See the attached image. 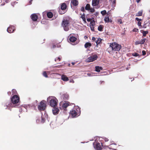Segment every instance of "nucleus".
I'll list each match as a JSON object with an SVG mask.
<instances>
[{
  "label": "nucleus",
  "mask_w": 150,
  "mask_h": 150,
  "mask_svg": "<svg viewBox=\"0 0 150 150\" xmlns=\"http://www.w3.org/2000/svg\"><path fill=\"white\" fill-rule=\"evenodd\" d=\"M121 48L120 45L115 42L110 43L107 51L110 54H113L115 51H119Z\"/></svg>",
  "instance_id": "nucleus-1"
},
{
  "label": "nucleus",
  "mask_w": 150,
  "mask_h": 150,
  "mask_svg": "<svg viewBox=\"0 0 150 150\" xmlns=\"http://www.w3.org/2000/svg\"><path fill=\"white\" fill-rule=\"evenodd\" d=\"M19 101V98L17 95L13 96L11 98L12 103H11L10 102H7L5 104V105H4V107H5V106H6L5 108L6 109L10 107H14L13 105L18 103Z\"/></svg>",
  "instance_id": "nucleus-2"
},
{
  "label": "nucleus",
  "mask_w": 150,
  "mask_h": 150,
  "mask_svg": "<svg viewBox=\"0 0 150 150\" xmlns=\"http://www.w3.org/2000/svg\"><path fill=\"white\" fill-rule=\"evenodd\" d=\"M80 113V110L78 106H75L72 110L70 111V114L73 117H76L78 116Z\"/></svg>",
  "instance_id": "nucleus-3"
},
{
  "label": "nucleus",
  "mask_w": 150,
  "mask_h": 150,
  "mask_svg": "<svg viewBox=\"0 0 150 150\" xmlns=\"http://www.w3.org/2000/svg\"><path fill=\"white\" fill-rule=\"evenodd\" d=\"M47 101H50V105L52 107H54L57 105V99L54 96H50L47 98Z\"/></svg>",
  "instance_id": "nucleus-4"
},
{
  "label": "nucleus",
  "mask_w": 150,
  "mask_h": 150,
  "mask_svg": "<svg viewBox=\"0 0 150 150\" xmlns=\"http://www.w3.org/2000/svg\"><path fill=\"white\" fill-rule=\"evenodd\" d=\"M69 23L67 20H64L63 21L62 26L64 28V30L67 31L69 30Z\"/></svg>",
  "instance_id": "nucleus-5"
},
{
  "label": "nucleus",
  "mask_w": 150,
  "mask_h": 150,
  "mask_svg": "<svg viewBox=\"0 0 150 150\" xmlns=\"http://www.w3.org/2000/svg\"><path fill=\"white\" fill-rule=\"evenodd\" d=\"M46 107L45 101L44 100H42L38 105V109L40 110H44Z\"/></svg>",
  "instance_id": "nucleus-6"
},
{
  "label": "nucleus",
  "mask_w": 150,
  "mask_h": 150,
  "mask_svg": "<svg viewBox=\"0 0 150 150\" xmlns=\"http://www.w3.org/2000/svg\"><path fill=\"white\" fill-rule=\"evenodd\" d=\"M96 55H94L92 56L89 57L88 59L86 60V62H90L96 60L97 58Z\"/></svg>",
  "instance_id": "nucleus-7"
},
{
  "label": "nucleus",
  "mask_w": 150,
  "mask_h": 150,
  "mask_svg": "<svg viewBox=\"0 0 150 150\" xmlns=\"http://www.w3.org/2000/svg\"><path fill=\"white\" fill-rule=\"evenodd\" d=\"M62 107H61L60 108L63 109L64 110H66V108L69 105V103L67 101H64L62 103Z\"/></svg>",
  "instance_id": "nucleus-8"
},
{
  "label": "nucleus",
  "mask_w": 150,
  "mask_h": 150,
  "mask_svg": "<svg viewBox=\"0 0 150 150\" xmlns=\"http://www.w3.org/2000/svg\"><path fill=\"white\" fill-rule=\"evenodd\" d=\"M94 148L97 150H100L101 149V145L100 143L93 144Z\"/></svg>",
  "instance_id": "nucleus-9"
},
{
  "label": "nucleus",
  "mask_w": 150,
  "mask_h": 150,
  "mask_svg": "<svg viewBox=\"0 0 150 150\" xmlns=\"http://www.w3.org/2000/svg\"><path fill=\"white\" fill-rule=\"evenodd\" d=\"M15 30V27L13 26H11L8 28L7 31L8 33H12Z\"/></svg>",
  "instance_id": "nucleus-10"
},
{
  "label": "nucleus",
  "mask_w": 150,
  "mask_h": 150,
  "mask_svg": "<svg viewBox=\"0 0 150 150\" xmlns=\"http://www.w3.org/2000/svg\"><path fill=\"white\" fill-rule=\"evenodd\" d=\"M31 18L34 21H36L38 18V17L36 14L34 13L31 15Z\"/></svg>",
  "instance_id": "nucleus-11"
},
{
  "label": "nucleus",
  "mask_w": 150,
  "mask_h": 150,
  "mask_svg": "<svg viewBox=\"0 0 150 150\" xmlns=\"http://www.w3.org/2000/svg\"><path fill=\"white\" fill-rule=\"evenodd\" d=\"M59 110L58 108H54L52 109V111L53 114L56 115L58 114L59 112Z\"/></svg>",
  "instance_id": "nucleus-12"
},
{
  "label": "nucleus",
  "mask_w": 150,
  "mask_h": 150,
  "mask_svg": "<svg viewBox=\"0 0 150 150\" xmlns=\"http://www.w3.org/2000/svg\"><path fill=\"white\" fill-rule=\"evenodd\" d=\"M99 0H92V5L93 6L97 5L99 3Z\"/></svg>",
  "instance_id": "nucleus-13"
},
{
  "label": "nucleus",
  "mask_w": 150,
  "mask_h": 150,
  "mask_svg": "<svg viewBox=\"0 0 150 150\" xmlns=\"http://www.w3.org/2000/svg\"><path fill=\"white\" fill-rule=\"evenodd\" d=\"M62 98L64 100H67L69 98V95L67 93H64L62 95Z\"/></svg>",
  "instance_id": "nucleus-14"
},
{
  "label": "nucleus",
  "mask_w": 150,
  "mask_h": 150,
  "mask_svg": "<svg viewBox=\"0 0 150 150\" xmlns=\"http://www.w3.org/2000/svg\"><path fill=\"white\" fill-rule=\"evenodd\" d=\"M61 79L64 81H67L69 80L68 78L66 75H62V76Z\"/></svg>",
  "instance_id": "nucleus-15"
},
{
  "label": "nucleus",
  "mask_w": 150,
  "mask_h": 150,
  "mask_svg": "<svg viewBox=\"0 0 150 150\" xmlns=\"http://www.w3.org/2000/svg\"><path fill=\"white\" fill-rule=\"evenodd\" d=\"M66 8L67 5L65 3H63L62 4L61 6V8L62 10H65Z\"/></svg>",
  "instance_id": "nucleus-16"
},
{
  "label": "nucleus",
  "mask_w": 150,
  "mask_h": 150,
  "mask_svg": "<svg viewBox=\"0 0 150 150\" xmlns=\"http://www.w3.org/2000/svg\"><path fill=\"white\" fill-rule=\"evenodd\" d=\"M76 40V38L73 36L69 38V40L71 42H75Z\"/></svg>",
  "instance_id": "nucleus-17"
},
{
  "label": "nucleus",
  "mask_w": 150,
  "mask_h": 150,
  "mask_svg": "<svg viewBox=\"0 0 150 150\" xmlns=\"http://www.w3.org/2000/svg\"><path fill=\"white\" fill-rule=\"evenodd\" d=\"M71 3L74 6H76L78 4V1L77 0H72Z\"/></svg>",
  "instance_id": "nucleus-18"
},
{
  "label": "nucleus",
  "mask_w": 150,
  "mask_h": 150,
  "mask_svg": "<svg viewBox=\"0 0 150 150\" xmlns=\"http://www.w3.org/2000/svg\"><path fill=\"white\" fill-rule=\"evenodd\" d=\"M95 70L96 71L99 72L100 70H102L103 68L102 67H100L99 66H96L95 67Z\"/></svg>",
  "instance_id": "nucleus-19"
},
{
  "label": "nucleus",
  "mask_w": 150,
  "mask_h": 150,
  "mask_svg": "<svg viewBox=\"0 0 150 150\" xmlns=\"http://www.w3.org/2000/svg\"><path fill=\"white\" fill-rule=\"evenodd\" d=\"M91 43L89 42H86L85 43V47L86 48L88 47H91Z\"/></svg>",
  "instance_id": "nucleus-20"
},
{
  "label": "nucleus",
  "mask_w": 150,
  "mask_h": 150,
  "mask_svg": "<svg viewBox=\"0 0 150 150\" xmlns=\"http://www.w3.org/2000/svg\"><path fill=\"white\" fill-rule=\"evenodd\" d=\"M53 14L51 12H49L47 14V16L49 18H51L53 16Z\"/></svg>",
  "instance_id": "nucleus-21"
},
{
  "label": "nucleus",
  "mask_w": 150,
  "mask_h": 150,
  "mask_svg": "<svg viewBox=\"0 0 150 150\" xmlns=\"http://www.w3.org/2000/svg\"><path fill=\"white\" fill-rule=\"evenodd\" d=\"M142 31V33L143 34V36H146V35L148 33V32L147 31H144V30H141Z\"/></svg>",
  "instance_id": "nucleus-22"
},
{
  "label": "nucleus",
  "mask_w": 150,
  "mask_h": 150,
  "mask_svg": "<svg viewBox=\"0 0 150 150\" xmlns=\"http://www.w3.org/2000/svg\"><path fill=\"white\" fill-rule=\"evenodd\" d=\"M142 11H139L138 13H136V16H140L142 15Z\"/></svg>",
  "instance_id": "nucleus-23"
},
{
  "label": "nucleus",
  "mask_w": 150,
  "mask_h": 150,
  "mask_svg": "<svg viewBox=\"0 0 150 150\" xmlns=\"http://www.w3.org/2000/svg\"><path fill=\"white\" fill-rule=\"evenodd\" d=\"M90 5L89 4H87L85 7V9L87 10H89L90 8Z\"/></svg>",
  "instance_id": "nucleus-24"
},
{
  "label": "nucleus",
  "mask_w": 150,
  "mask_h": 150,
  "mask_svg": "<svg viewBox=\"0 0 150 150\" xmlns=\"http://www.w3.org/2000/svg\"><path fill=\"white\" fill-rule=\"evenodd\" d=\"M102 39L100 38H98V40L96 41V43L97 45H98L101 42Z\"/></svg>",
  "instance_id": "nucleus-25"
},
{
  "label": "nucleus",
  "mask_w": 150,
  "mask_h": 150,
  "mask_svg": "<svg viewBox=\"0 0 150 150\" xmlns=\"http://www.w3.org/2000/svg\"><path fill=\"white\" fill-rule=\"evenodd\" d=\"M104 21L106 22H108L109 21V18L108 17H105L104 18Z\"/></svg>",
  "instance_id": "nucleus-26"
},
{
  "label": "nucleus",
  "mask_w": 150,
  "mask_h": 150,
  "mask_svg": "<svg viewBox=\"0 0 150 150\" xmlns=\"http://www.w3.org/2000/svg\"><path fill=\"white\" fill-rule=\"evenodd\" d=\"M103 28V26L102 25H100L98 27V30L99 31H101L102 30Z\"/></svg>",
  "instance_id": "nucleus-27"
},
{
  "label": "nucleus",
  "mask_w": 150,
  "mask_h": 150,
  "mask_svg": "<svg viewBox=\"0 0 150 150\" xmlns=\"http://www.w3.org/2000/svg\"><path fill=\"white\" fill-rule=\"evenodd\" d=\"M81 18H82L83 20L85 22H86V19L85 18V16L84 14L82 15L81 16Z\"/></svg>",
  "instance_id": "nucleus-28"
},
{
  "label": "nucleus",
  "mask_w": 150,
  "mask_h": 150,
  "mask_svg": "<svg viewBox=\"0 0 150 150\" xmlns=\"http://www.w3.org/2000/svg\"><path fill=\"white\" fill-rule=\"evenodd\" d=\"M106 11L105 10H104L103 11L101 12V13L102 15L104 16L106 14Z\"/></svg>",
  "instance_id": "nucleus-29"
},
{
  "label": "nucleus",
  "mask_w": 150,
  "mask_h": 150,
  "mask_svg": "<svg viewBox=\"0 0 150 150\" xmlns=\"http://www.w3.org/2000/svg\"><path fill=\"white\" fill-rule=\"evenodd\" d=\"M43 75L45 77L47 78L48 77L47 74V73L46 71H44L43 73Z\"/></svg>",
  "instance_id": "nucleus-30"
},
{
  "label": "nucleus",
  "mask_w": 150,
  "mask_h": 150,
  "mask_svg": "<svg viewBox=\"0 0 150 150\" xmlns=\"http://www.w3.org/2000/svg\"><path fill=\"white\" fill-rule=\"evenodd\" d=\"M132 55L133 56L135 57H137V56H139V54L136 53H134L132 54Z\"/></svg>",
  "instance_id": "nucleus-31"
},
{
  "label": "nucleus",
  "mask_w": 150,
  "mask_h": 150,
  "mask_svg": "<svg viewBox=\"0 0 150 150\" xmlns=\"http://www.w3.org/2000/svg\"><path fill=\"white\" fill-rule=\"evenodd\" d=\"M89 10H90V11L91 13H93L95 11V9L93 8H91Z\"/></svg>",
  "instance_id": "nucleus-32"
},
{
  "label": "nucleus",
  "mask_w": 150,
  "mask_h": 150,
  "mask_svg": "<svg viewBox=\"0 0 150 150\" xmlns=\"http://www.w3.org/2000/svg\"><path fill=\"white\" fill-rule=\"evenodd\" d=\"M12 92L13 94H15L16 93V91L14 89H13L12 91Z\"/></svg>",
  "instance_id": "nucleus-33"
},
{
  "label": "nucleus",
  "mask_w": 150,
  "mask_h": 150,
  "mask_svg": "<svg viewBox=\"0 0 150 150\" xmlns=\"http://www.w3.org/2000/svg\"><path fill=\"white\" fill-rule=\"evenodd\" d=\"M140 44H143L144 42V41L143 40H142L141 41H139Z\"/></svg>",
  "instance_id": "nucleus-34"
},
{
  "label": "nucleus",
  "mask_w": 150,
  "mask_h": 150,
  "mask_svg": "<svg viewBox=\"0 0 150 150\" xmlns=\"http://www.w3.org/2000/svg\"><path fill=\"white\" fill-rule=\"evenodd\" d=\"M135 20H136L137 21H138V22L140 21H142L141 19L139 18H135Z\"/></svg>",
  "instance_id": "nucleus-35"
},
{
  "label": "nucleus",
  "mask_w": 150,
  "mask_h": 150,
  "mask_svg": "<svg viewBox=\"0 0 150 150\" xmlns=\"http://www.w3.org/2000/svg\"><path fill=\"white\" fill-rule=\"evenodd\" d=\"M139 44H140L139 41H136L135 43V44L136 45H138Z\"/></svg>",
  "instance_id": "nucleus-36"
},
{
  "label": "nucleus",
  "mask_w": 150,
  "mask_h": 150,
  "mask_svg": "<svg viewBox=\"0 0 150 150\" xmlns=\"http://www.w3.org/2000/svg\"><path fill=\"white\" fill-rule=\"evenodd\" d=\"M42 122H44L45 120V119L43 117V116L42 115Z\"/></svg>",
  "instance_id": "nucleus-37"
},
{
  "label": "nucleus",
  "mask_w": 150,
  "mask_h": 150,
  "mask_svg": "<svg viewBox=\"0 0 150 150\" xmlns=\"http://www.w3.org/2000/svg\"><path fill=\"white\" fill-rule=\"evenodd\" d=\"M118 22L120 24H121L122 23V21L121 19H119L118 21Z\"/></svg>",
  "instance_id": "nucleus-38"
},
{
  "label": "nucleus",
  "mask_w": 150,
  "mask_h": 150,
  "mask_svg": "<svg viewBox=\"0 0 150 150\" xmlns=\"http://www.w3.org/2000/svg\"><path fill=\"white\" fill-rule=\"evenodd\" d=\"M91 30L93 31H94V28L93 26H91L90 27Z\"/></svg>",
  "instance_id": "nucleus-39"
},
{
  "label": "nucleus",
  "mask_w": 150,
  "mask_h": 150,
  "mask_svg": "<svg viewBox=\"0 0 150 150\" xmlns=\"http://www.w3.org/2000/svg\"><path fill=\"white\" fill-rule=\"evenodd\" d=\"M142 55H144L146 54V52L144 50H143L142 51Z\"/></svg>",
  "instance_id": "nucleus-40"
},
{
  "label": "nucleus",
  "mask_w": 150,
  "mask_h": 150,
  "mask_svg": "<svg viewBox=\"0 0 150 150\" xmlns=\"http://www.w3.org/2000/svg\"><path fill=\"white\" fill-rule=\"evenodd\" d=\"M141 22H140V21H139L137 23V24L139 26H141Z\"/></svg>",
  "instance_id": "nucleus-41"
},
{
  "label": "nucleus",
  "mask_w": 150,
  "mask_h": 150,
  "mask_svg": "<svg viewBox=\"0 0 150 150\" xmlns=\"http://www.w3.org/2000/svg\"><path fill=\"white\" fill-rule=\"evenodd\" d=\"M116 0H113V1H112V4H115V3H116Z\"/></svg>",
  "instance_id": "nucleus-42"
},
{
  "label": "nucleus",
  "mask_w": 150,
  "mask_h": 150,
  "mask_svg": "<svg viewBox=\"0 0 150 150\" xmlns=\"http://www.w3.org/2000/svg\"><path fill=\"white\" fill-rule=\"evenodd\" d=\"M104 140L105 142H108V139L106 138H104Z\"/></svg>",
  "instance_id": "nucleus-43"
},
{
  "label": "nucleus",
  "mask_w": 150,
  "mask_h": 150,
  "mask_svg": "<svg viewBox=\"0 0 150 150\" xmlns=\"http://www.w3.org/2000/svg\"><path fill=\"white\" fill-rule=\"evenodd\" d=\"M138 30V29H137L135 28L133 30V31L134 32H137V31Z\"/></svg>",
  "instance_id": "nucleus-44"
},
{
  "label": "nucleus",
  "mask_w": 150,
  "mask_h": 150,
  "mask_svg": "<svg viewBox=\"0 0 150 150\" xmlns=\"http://www.w3.org/2000/svg\"><path fill=\"white\" fill-rule=\"evenodd\" d=\"M58 59L59 61H60V58L59 57H58V58L57 59H55V61H56L57 59Z\"/></svg>",
  "instance_id": "nucleus-45"
},
{
  "label": "nucleus",
  "mask_w": 150,
  "mask_h": 150,
  "mask_svg": "<svg viewBox=\"0 0 150 150\" xmlns=\"http://www.w3.org/2000/svg\"><path fill=\"white\" fill-rule=\"evenodd\" d=\"M70 82H72V83H74V81L73 80H71L70 81Z\"/></svg>",
  "instance_id": "nucleus-46"
},
{
  "label": "nucleus",
  "mask_w": 150,
  "mask_h": 150,
  "mask_svg": "<svg viewBox=\"0 0 150 150\" xmlns=\"http://www.w3.org/2000/svg\"><path fill=\"white\" fill-rule=\"evenodd\" d=\"M92 40H95L96 38L94 37H93L92 38Z\"/></svg>",
  "instance_id": "nucleus-47"
},
{
  "label": "nucleus",
  "mask_w": 150,
  "mask_h": 150,
  "mask_svg": "<svg viewBox=\"0 0 150 150\" xmlns=\"http://www.w3.org/2000/svg\"><path fill=\"white\" fill-rule=\"evenodd\" d=\"M98 12H96L95 13V15L96 16L98 15Z\"/></svg>",
  "instance_id": "nucleus-48"
},
{
  "label": "nucleus",
  "mask_w": 150,
  "mask_h": 150,
  "mask_svg": "<svg viewBox=\"0 0 150 150\" xmlns=\"http://www.w3.org/2000/svg\"><path fill=\"white\" fill-rule=\"evenodd\" d=\"M59 12L61 14H63V13H64V12H63V13H62V12H61H61H60V11H59Z\"/></svg>",
  "instance_id": "nucleus-49"
},
{
  "label": "nucleus",
  "mask_w": 150,
  "mask_h": 150,
  "mask_svg": "<svg viewBox=\"0 0 150 150\" xmlns=\"http://www.w3.org/2000/svg\"><path fill=\"white\" fill-rule=\"evenodd\" d=\"M140 0H137V3H139Z\"/></svg>",
  "instance_id": "nucleus-50"
},
{
  "label": "nucleus",
  "mask_w": 150,
  "mask_h": 150,
  "mask_svg": "<svg viewBox=\"0 0 150 150\" xmlns=\"http://www.w3.org/2000/svg\"><path fill=\"white\" fill-rule=\"evenodd\" d=\"M143 40H144V42H145V40H146V38H144V39H143Z\"/></svg>",
  "instance_id": "nucleus-51"
},
{
  "label": "nucleus",
  "mask_w": 150,
  "mask_h": 150,
  "mask_svg": "<svg viewBox=\"0 0 150 150\" xmlns=\"http://www.w3.org/2000/svg\"><path fill=\"white\" fill-rule=\"evenodd\" d=\"M32 0H30V4H31V2H32Z\"/></svg>",
  "instance_id": "nucleus-52"
},
{
  "label": "nucleus",
  "mask_w": 150,
  "mask_h": 150,
  "mask_svg": "<svg viewBox=\"0 0 150 150\" xmlns=\"http://www.w3.org/2000/svg\"><path fill=\"white\" fill-rule=\"evenodd\" d=\"M72 64L73 65H74V62H72Z\"/></svg>",
  "instance_id": "nucleus-53"
},
{
  "label": "nucleus",
  "mask_w": 150,
  "mask_h": 150,
  "mask_svg": "<svg viewBox=\"0 0 150 150\" xmlns=\"http://www.w3.org/2000/svg\"><path fill=\"white\" fill-rule=\"evenodd\" d=\"M87 21H88V20H89V19H87Z\"/></svg>",
  "instance_id": "nucleus-54"
},
{
  "label": "nucleus",
  "mask_w": 150,
  "mask_h": 150,
  "mask_svg": "<svg viewBox=\"0 0 150 150\" xmlns=\"http://www.w3.org/2000/svg\"><path fill=\"white\" fill-rule=\"evenodd\" d=\"M87 21H88V20H89V19H87Z\"/></svg>",
  "instance_id": "nucleus-55"
}]
</instances>
